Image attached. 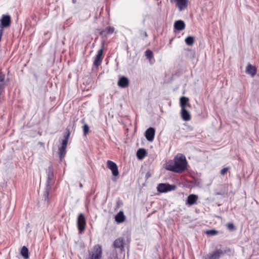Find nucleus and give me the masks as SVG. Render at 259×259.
<instances>
[{"label": "nucleus", "instance_id": "f257e3e1", "mask_svg": "<svg viewBox=\"0 0 259 259\" xmlns=\"http://www.w3.org/2000/svg\"><path fill=\"white\" fill-rule=\"evenodd\" d=\"M187 162L186 157L182 154H177L174 162H170L166 166V169L177 173H181L187 168Z\"/></svg>", "mask_w": 259, "mask_h": 259}, {"label": "nucleus", "instance_id": "f03ea898", "mask_svg": "<svg viewBox=\"0 0 259 259\" xmlns=\"http://www.w3.org/2000/svg\"><path fill=\"white\" fill-rule=\"evenodd\" d=\"M46 172L47 174V182L45 191L44 192L43 196L45 200H49V195L50 191L52 189L53 186L55 183V178L53 169L52 166H49L47 169Z\"/></svg>", "mask_w": 259, "mask_h": 259}, {"label": "nucleus", "instance_id": "7ed1b4c3", "mask_svg": "<svg viewBox=\"0 0 259 259\" xmlns=\"http://www.w3.org/2000/svg\"><path fill=\"white\" fill-rule=\"evenodd\" d=\"M67 133L64 137V139L62 141L61 147L59 148V157L61 160L64 157L66 153V148L67 146L68 141L70 136V132L68 129H66Z\"/></svg>", "mask_w": 259, "mask_h": 259}, {"label": "nucleus", "instance_id": "20e7f679", "mask_svg": "<svg viewBox=\"0 0 259 259\" xmlns=\"http://www.w3.org/2000/svg\"><path fill=\"white\" fill-rule=\"evenodd\" d=\"M102 249L100 244L95 245L91 252H89V259H101Z\"/></svg>", "mask_w": 259, "mask_h": 259}, {"label": "nucleus", "instance_id": "39448f33", "mask_svg": "<svg viewBox=\"0 0 259 259\" xmlns=\"http://www.w3.org/2000/svg\"><path fill=\"white\" fill-rule=\"evenodd\" d=\"M177 187L175 185H170L166 183H160L157 187V191L160 193H165L175 190Z\"/></svg>", "mask_w": 259, "mask_h": 259}, {"label": "nucleus", "instance_id": "423d86ee", "mask_svg": "<svg viewBox=\"0 0 259 259\" xmlns=\"http://www.w3.org/2000/svg\"><path fill=\"white\" fill-rule=\"evenodd\" d=\"M11 23V18L9 15H3L0 19V28L3 30L5 28L9 27Z\"/></svg>", "mask_w": 259, "mask_h": 259}, {"label": "nucleus", "instance_id": "0eeeda50", "mask_svg": "<svg viewBox=\"0 0 259 259\" xmlns=\"http://www.w3.org/2000/svg\"><path fill=\"white\" fill-rule=\"evenodd\" d=\"M85 219L84 215L82 213H80L77 218V224L80 233L83 232L85 229Z\"/></svg>", "mask_w": 259, "mask_h": 259}, {"label": "nucleus", "instance_id": "6e6552de", "mask_svg": "<svg viewBox=\"0 0 259 259\" xmlns=\"http://www.w3.org/2000/svg\"><path fill=\"white\" fill-rule=\"evenodd\" d=\"M104 50V44L102 45V48L98 50V53L96 56L94 61V66L98 67L102 63L103 60V53Z\"/></svg>", "mask_w": 259, "mask_h": 259}, {"label": "nucleus", "instance_id": "1a4fd4ad", "mask_svg": "<svg viewBox=\"0 0 259 259\" xmlns=\"http://www.w3.org/2000/svg\"><path fill=\"white\" fill-rule=\"evenodd\" d=\"M107 165V167L111 170L112 174L114 176L116 177L119 175L118 167L115 162L111 160H108Z\"/></svg>", "mask_w": 259, "mask_h": 259}, {"label": "nucleus", "instance_id": "9d476101", "mask_svg": "<svg viewBox=\"0 0 259 259\" xmlns=\"http://www.w3.org/2000/svg\"><path fill=\"white\" fill-rule=\"evenodd\" d=\"M113 246L115 248H118L121 252L124 250V243L123 238H118L113 242Z\"/></svg>", "mask_w": 259, "mask_h": 259}, {"label": "nucleus", "instance_id": "9b49d317", "mask_svg": "<svg viewBox=\"0 0 259 259\" xmlns=\"http://www.w3.org/2000/svg\"><path fill=\"white\" fill-rule=\"evenodd\" d=\"M222 245L217 246L215 250L211 253V259H219L223 255Z\"/></svg>", "mask_w": 259, "mask_h": 259}, {"label": "nucleus", "instance_id": "f8f14e48", "mask_svg": "<svg viewBox=\"0 0 259 259\" xmlns=\"http://www.w3.org/2000/svg\"><path fill=\"white\" fill-rule=\"evenodd\" d=\"M8 81V79L5 80V74L0 72V94H2L3 93Z\"/></svg>", "mask_w": 259, "mask_h": 259}, {"label": "nucleus", "instance_id": "ddd939ff", "mask_svg": "<svg viewBox=\"0 0 259 259\" xmlns=\"http://www.w3.org/2000/svg\"><path fill=\"white\" fill-rule=\"evenodd\" d=\"M155 130L153 127H149L145 132V137L149 141H152L154 139L155 136Z\"/></svg>", "mask_w": 259, "mask_h": 259}, {"label": "nucleus", "instance_id": "4468645a", "mask_svg": "<svg viewBox=\"0 0 259 259\" xmlns=\"http://www.w3.org/2000/svg\"><path fill=\"white\" fill-rule=\"evenodd\" d=\"M176 6L180 11L185 9L188 6V0H176Z\"/></svg>", "mask_w": 259, "mask_h": 259}, {"label": "nucleus", "instance_id": "2eb2a0df", "mask_svg": "<svg viewBox=\"0 0 259 259\" xmlns=\"http://www.w3.org/2000/svg\"><path fill=\"white\" fill-rule=\"evenodd\" d=\"M198 199V197L197 195L195 194H190L189 195L186 201V204L189 205H192L196 204V201Z\"/></svg>", "mask_w": 259, "mask_h": 259}, {"label": "nucleus", "instance_id": "dca6fc26", "mask_svg": "<svg viewBox=\"0 0 259 259\" xmlns=\"http://www.w3.org/2000/svg\"><path fill=\"white\" fill-rule=\"evenodd\" d=\"M118 85L119 87L125 88L127 87L129 85V80L128 79L124 76H122L120 77L118 81Z\"/></svg>", "mask_w": 259, "mask_h": 259}, {"label": "nucleus", "instance_id": "f3484780", "mask_svg": "<svg viewBox=\"0 0 259 259\" xmlns=\"http://www.w3.org/2000/svg\"><path fill=\"white\" fill-rule=\"evenodd\" d=\"M256 68L254 66L251 65L249 64L246 68V73L247 74L251 75L252 76H254L256 73Z\"/></svg>", "mask_w": 259, "mask_h": 259}, {"label": "nucleus", "instance_id": "a211bd4d", "mask_svg": "<svg viewBox=\"0 0 259 259\" xmlns=\"http://www.w3.org/2000/svg\"><path fill=\"white\" fill-rule=\"evenodd\" d=\"M181 116L185 121H189L191 118L190 114L186 108L181 109Z\"/></svg>", "mask_w": 259, "mask_h": 259}, {"label": "nucleus", "instance_id": "6ab92c4d", "mask_svg": "<svg viewBox=\"0 0 259 259\" xmlns=\"http://www.w3.org/2000/svg\"><path fill=\"white\" fill-rule=\"evenodd\" d=\"M174 27L178 30H182L185 27V24L182 20H178L175 22Z\"/></svg>", "mask_w": 259, "mask_h": 259}, {"label": "nucleus", "instance_id": "aec40b11", "mask_svg": "<svg viewBox=\"0 0 259 259\" xmlns=\"http://www.w3.org/2000/svg\"><path fill=\"white\" fill-rule=\"evenodd\" d=\"M125 219V215L122 211H119L115 216V220L118 223H121L124 221Z\"/></svg>", "mask_w": 259, "mask_h": 259}, {"label": "nucleus", "instance_id": "412c9836", "mask_svg": "<svg viewBox=\"0 0 259 259\" xmlns=\"http://www.w3.org/2000/svg\"><path fill=\"white\" fill-rule=\"evenodd\" d=\"M114 28L113 27H107L104 30H102L100 32V35H106L109 34H111L114 32Z\"/></svg>", "mask_w": 259, "mask_h": 259}, {"label": "nucleus", "instance_id": "4be33fe9", "mask_svg": "<svg viewBox=\"0 0 259 259\" xmlns=\"http://www.w3.org/2000/svg\"><path fill=\"white\" fill-rule=\"evenodd\" d=\"M189 105V99L186 97H182L180 98V106L181 109L186 108V106Z\"/></svg>", "mask_w": 259, "mask_h": 259}, {"label": "nucleus", "instance_id": "5701e85b", "mask_svg": "<svg viewBox=\"0 0 259 259\" xmlns=\"http://www.w3.org/2000/svg\"><path fill=\"white\" fill-rule=\"evenodd\" d=\"M147 152L144 149H139L137 152V156L139 159H142L146 155Z\"/></svg>", "mask_w": 259, "mask_h": 259}, {"label": "nucleus", "instance_id": "b1692460", "mask_svg": "<svg viewBox=\"0 0 259 259\" xmlns=\"http://www.w3.org/2000/svg\"><path fill=\"white\" fill-rule=\"evenodd\" d=\"M28 251V248L23 246L21 248V254L24 258H28L29 257Z\"/></svg>", "mask_w": 259, "mask_h": 259}, {"label": "nucleus", "instance_id": "393cba45", "mask_svg": "<svg viewBox=\"0 0 259 259\" xmlns=\"http://www.w3.org/2000/svg\"><path fill=\"white\" fill-rule=\"evenodd\" d=\"M185 42L188 46H192L194 42V37L191 36H189L185 39Z\"/></svg>", "mask_w": 259, "mask_h": 259}, {"label": "nucleus", "instance_id": "a878e982", "mask_svg": "<svg viewBox=\"0 0 259 259\" xmlns=\"http://www.w3.org/2000/svg\"><path fill=\"white\" fill-rule=\"evenodd\" d=\"M145 56L148 59L150 60L153 57V53L151 50H147L145 52Z\"/></svg>", "mask_w": 259, "mask_h": 259}, {"label": "nucleus", "instance_id": "bb28decb", "mask_svg": "<svg viewBox=\"0 0 259 259\" xmlns=\"http://www.w3.org/2000/svg\"><path fill=\"white\" fill-rule=\"evenodd\" d=\"M83 131V135L84 136H86L89 132V126L88 124H85L82 126Z\"/></svg>", "mask_w": 259, "mask_h": 259}, {"label": "nucleus", "instance_id": "cd10ccee", "mask_svg": "<svg viewBox=\"0 0 259 259\" xmlns=\"http://www.w3.org/2000/svg\"><path fill=\"white\" fill-rule=\"evenodd\" d=\"M227 228L229 230L234 231L236 229L233 223H228L227 224Z\"/></svg>", "mask_w": 259, "mask_h": 259}, {"label": "nucleus", "instance_id": "c85d7f7f", "mask_svg": "<svg viewBox=\"0 0 259 259\" xmlns=\"http://www.w3.org/2000/svg\"><path fill=\"white\" fill-rule=\"evenodd\" d=\"M229 169L230 167H224L221 170L220 174L224 176L227 174V171L229 170Z\"/></svg>", "mask_w": 259, "mask_h": 259}, {"label": "nucleus", "instance_id": "c756f323", "mask_svg": "<svg viewBox=\"0 0 259 259\" xmlns=\"http://www.w3.org/2000/svg\"><path fill=\"white\" fill-rule=\"evenodd\" d=\"M232 252V250L229 247H226L225 249H223V254L225 253H230Z\"/></svg>", "mask_w": 259, "mask_h": 259}, {"label": "nucleus", "instance_id": "7c9ffc66", "mask_svg": "<svg viewBox=\"0 0 259 259\" xmlns=\"http://www.w3.org/2000/svg\"><path fill=\"white\" fill-rule=\"evenodd\" d=\"M108 259H118L117 254L116 253L111 254Z\"/></svg>", "mask_w": 259, "mask_h": 259}, {"label": "nucleus", "instance_id": "2f4dec72", "mask_svg": "<svg viewBox=\"0 0 259 259\" xmlns=\"http://www.w3.org/2000/svg\"><path fill=\"white\" fill-rule=\"evenodd\" d=\"M140 32L141 34H143L145 37H146L148 36L147 33L146 31H144L142 30H140Z\"/></svg>", "mask_w": 259, "mask_h": 259}, {"label": "nucleus", "instance_id": "473e14b6", "mask_svg": "<svg viewBox=\"0 0 259 259\" xmlns=\"http://www.w3.org/2000/svg\"><path fill=\"white\" fill-rule=\"evenodd\" d=\"M218 234V231L215 230L211 229V236L215 235Z\"/></svg>", "mask_w": 259, "mask_h": 259}, {"label": "nucleus", "instance_id": "72a5a7b5", "mask_svg": "<svg viewBox=\"0 0 259 259\" xmlns=\"http://www.w3.org/2000/svg\"><path fill=\"white\" fill-rule=\"evenodd\" d=\"M203 259H210V254H208L206 256H203Z\"/></svg>", "mask_w": 259, "mask_h": 259}, {"label": "nucleus", "instance_id": "f704fd0d", "mask_svg": "<svg viewBox=\"0 0 259 259\" xmlns=\"http://www.w3.org/2000/svg\"><path fill=\"white\" fill-rule=\"evenodd\" d=\"M150 177H151L150 173L149 172H147V174H146V178L147 179H148Z\"/></svg>", "mask_w": 259, "mask_h": 259}, {"label": "nucleus", "instance_id": "c9c22d12", "mask_svg": "<svg viewBox=\"0 0 259 259\" xmlns=\"http://www.w3.org/2000/svg\"><path fill=\"white\" fill-rule=\"evenodd\" d=\"M205 233L207 235H210V230H207Z\"/></svg>", "mask_w": 259, "mask_h": 259}, {"label": "nucleus", "instance_id": "e433bc0d", "mask_svg": "<svg viewBox=\"0 0 259 259\" xmlns=\"http://www.w3.org/2000/svg\"><path fill=\"white\" fill-rule=\"evenodd\" d=\"M216 194H218V195H223L224 194V192H220L216 193Z\"/></svg>", "mask_w": 259, "mask_h": 259}, {"label": "nucleus", "instance_id": "4c0bfd02", "mask_svg": "<svg viewBox=\"0 0 259 259\" xmlns=\"http://www.w3.org/2000/svg\"><path fill=\"white\" fill-rule=\"evenodd\" d=\"M72 2L73 4H75L76 3V0H72Z\"/></svg>", "mask_w": 259, "mask_h": 259}, {"label": "nucleus", "instance_id": "58836bf2", "mask_svg": "<svg viewBox=\"0 0 259 259\" xmlns=\"http://www.w3.org/2000/svg\"><path fill=\"white\" fill-rule=\"evenodd\" d=\"M79 187L82 188V184L81 183L79 184Z\"/></svg>", "mask_w": 259, "mask_h": 259}]
</instances>
